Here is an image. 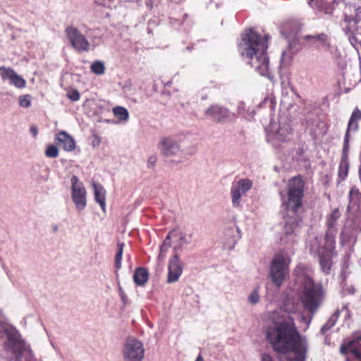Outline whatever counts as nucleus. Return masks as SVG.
Here are the masks:
<instances>
[{
  "instance_id": "obj_1",
  "label": "nucleus",
  "mask_w": 361,
  "mask_h": 361,
  "mask_svg": "<svg viewBox=\"0 0 361 361\" xmlns=\"http://www.w3.org/2000/svg\"><path fill=\"white\" fill-rule=\"evenodd\" d=\"M304 188L305 183L302 177L295 176L288 181L286 192H280L281 207L287 214L279 240L280 244L284 245L289 252H293V247L299 241L302 219L297 213L302 207Z\"/></svg>"
},
{
  "instance_id": "obj_2",
  "label": "nucleus",
  "mask_w": 361,
  "mask_h": 361,
  "mask_svg": "<svg viewBox=\"0 0 361 361\" xmlns=\"http://www.w3.org/2000/svg\"><path fill=\"white\" fill-rule=\"evenodd\" d=\"M266 338L275 352L295 354L294 357H288L287 361H305L307 343L300 336L290 315L283 317L268 326Z\"/></svg>"
},
{
  "instance_id": "obj_3",
  "label": "nucleus",
  "mask_w": 361,
  "mask_h": 361,
  "mask_svg": "<svg viewBox=\"0 0 361 361\" xmlns=\"http://www.w3.org/2000/svg\"><path fill=\"white\" fill-rule=\"evenodd\" d=\"M269 38L270 36L266 35L263 39L253 28H247L241 34L238 51L243 57L249 61L256 72L272 80L274 76L269 71V61L267 54V40Z\"/></svg>"
},
{
  "instance_id": "obj_4",
  "label": "nucleus",
  "mask_w": 361,
  "mask_h": 361,
  "mask_svg": "<svg viewBox=\"0 0 361 361\" xmlns=\"http://www.w3.org/2000/svg\"><path fill=\"white\" fill-rule=\"evenodd\" d=\"M10 350L15 356L14 361H40L33 354L30 346L20 337L19 332L13 327L0 322V344Z\"/></svg>"
},
{
  "instance_id": "obj_5",
  "label": "nucleus",
  "mask_w": 361,
  "mask_h": 361,
  "mask_svg": "<svg viewBox=\"0 0 361 361\" xmlns=\"http://www.w3.org/2000/svg\"><path fill=\"white\" fill-rule=\"evenodd\" d=\"M326 296L320 283H315L307 274L304 275L300 300L305 310L313 316L319 310Z\"/></svg>"
},
{
  "instance_id": "obj_6",
  "label": "nucleus",
  "mask_w": 361,
  "mask_h": 361,
  "mask_svg": "<svg viewBox=\"0 0 361 361\" xmlns=\"http://www.w3.org/2000/svg\"><path fill=\"white\" fill-rule=\"evenodd\" d=\"M335 243L334 234L326 231L325 238L322 235H310L307 240L306 247L312 256L317 257L329 249H334Z\"/></svg>"
},
{
  "instance_id": "obj_7",
  "label": "nucleus",
  "mask_w": 361,
  "mask_h": 361,
  "mask_svg": "<svg viewBox=\"0 0 361 361\" xmlns=\"http://www.w3.org/2000/svg\"><path fill=\"white\" fill-rule=\"evenodd\" d=\"M126 361H142L145 355L143 344L135 338L126 339L122 350Z\"/></svg>"
},
{
  "instance_id": "obj_8",
  "label": "nucleus",
  "mask_w": 361,
  "mask_h": 361,
  "mask_svg": "<svg viewBox=\"0 0 361 361\" xmlns=\"http://www.w3.org/2000/svg\"><path fill=\"white\" fill-rule=\"evenodd\" d=\"M64 32L71 45L77 51L87 52L90 49V42L85 35L80 33L77 27L69 25L65 29Z\"/></svg>"
},
{
  "instance_id": "obj_9",
  "label": "nucleus",
  "mask_w": 361,
  "mask_h": 361,
  "mask_svg": "<svg viewBox=\"0 0 361 361\" xmlns=\"http://www.w3.org/2000/svg\"><path fill=\"white\" fill-rule=\"evenodd\" d=\"M71 198L76 209L79 211L85 209L87 205V192L84 184L80 181L76 176L71 178Z\"/></svg>"
},
{
  "instance_id": "obj_10",
  "label": "nucleus",
  "mask_w": 361,
  "mask_h": 361,
  "mask_svg": "<svg viewBox=\"0 0 361 361\" xmlns=\"http://www.w3.org/2000/svg\"><path fill=\"white\" fill-rule=\"evenodd\" d=\"M288 264L282 254H277L272 260L270 269V276L273 283L279 287L286 277Z\"/></svg>"
},
{
  "instance_id": "obj_11",
  "label": "nucleus",
  "mask_w": 361,
  "mask_h": 361,
  "mask_svg": "<svg viewBox=\"0 0 361 361\" xmlns=\"http://www.w3.org/2000/svg\"><path fill=\"white\" fill-rule=\"evenodd\" d=\"M252 186V182L248 178L240 179L232 183L231 196L234 207H238L240 205L241 197L250 190Z\"/></svg>"
},
{
  "instance_id": "obj_12",
  "label": "nucleus",
  "mask_w": 361,
  "mask_h": 361,
  "mask_svg": "<svg viewBox=\"0 0 361 361\" xmlns=\"http://www.w3.org/2000/svg\"><path fill=\"white\" fill-rule=\"evenodd\" d=\"M157 147L161 154L165 157L174 156L180 149L179 142L171 136L162 137Z\"/></svg>"
},
{
  "instance_id": "obj_13",
  "label": "nucleus",
  "mask_w": 361,
  "mask_h": 361,
  "mask_svg": "<svg viewBox=\"0 0 361 361\" xmlns=\"http://www.w3.org/2000/svg\"><path fill=\"white\" fill-rule=\"evenodd\" d=\"M183 273V263L178 254H174L169 260L167 283L176 282Z\"/></svg>"
},
{
  "instance_id": "obj_14",
  "label": "nucleus",
  "mask_w": 361,
  "mask_h": 361,
  "mask_svg": "<svg viewBox=\"0 0 361 361\" xmlns=\"http://www.w3.org/2000/svg\"><path fill=\"white\" fill-rule=\"evenodd\" d=\"M204 115L207 118L212 119L216 123H223L229 118L230 111L223 106L213 104L205 109Z\"/></svg>"
},
{
  "instance_id": "obj_15",
  "label": "nucleus",
  "mask_w": 361,
  "mask_h": 361,
  "mask_svg": "<svg viewBox=\"0 0 361 361\" xmlns=\"http://www.w3.org/2000/svg\"><path fill=\"white\" fill-rule=\"evenodd\" d=\"M302 39L311 46H314L317 49H324V50H329L330 37L326 33H319L317 35H307L302 37Z\"/></svg>"
},
{
  "instance_id": "obj_16",
  "label": "nucleus",
  "mask_w": 361,
  "mask_h": 361,
  "mask_svg": "<svg viewBox=\"0 0 361 361\" xmlns=\"http://www.w3.org/2000/svg\"><path fill=\"white\" fill-rule=\"evenodd\" d=\"M340 351L343 355L351 353L357 361H361V335H357L353 340L343 343Z\"/></svg>"
},
{
  "instance_id": "obj_17",
  "label": "nucleus",
  "mask_w": 361,
  "mask_h": 361,
  "mask_svg": "<svg viewBox=\"0 0 361 361\" xmlns=\"http://www.w3.org/2000/svg\"><path fill=\"white\" fill-rule=\"evenodd\" d=\"M361 121V110L356 107L348 121V127L344 136L343 147L345 148H350V133H355L359 129L358 121Z\"/></svg>"
},
{
  "instance_id": "obj_18",
  "label": "nucleus",
  "mask_w": 361,
  "mask_h": 361,
  "mask_svg": "<svg viewBox=\"0 0 361 361\" xmlns=\"http://www.w3.org/2000/svg\"><path fill=\"white\" fill-rule=\"evenodd\" d=\"M54 142L66 152H72L75 148V142L73 137L63 130L55 135Z\"/></svg>"
},
{
  "instance_id": "obj_19",
  "label": "nucleus",
  "mask_w": 361,
  "mask_h": 361,
  "mask_svg": "<svg viewBox=\"0 0 361 361\" xmlns=\"http://www.w3.org/2000/svg\"><path fill=\"white\" fill-rule=\"evenodd\" d=\"M348 153L349 148L343 147L342 155L338 171V183L345 180L348 177L349 171Z\"/></svg>"
},
{
  "instance_id": "obj_20",
  "label": "nucleus",
  "mask_w": 361,
  "mask_h": 361,
  "mask_svg": "<svg viewBox=\"0 0 361 361\" xmlns=\"http://www.w3.org/2000/svg\"><path fill=\"white\" fill-rule=\"evenodd\" d=\"M172 233H174L173 236L175 243L173 250L175 252L181 250L184 245L191 243L192 233L188 235L176 229H173Z\"/></svg>"
},
{
  "instance_id": "obj_21",
  "label": "nucleus",
  "mask_w": 361,
  "mask_h": 361,
  "mask_svg": "<svg viewBox=\"0 0 361 361\" xmlns=\"http://www.w3.org/2000/svg\"><path fill=\"white\" fill-rule=\"evenodd\" d=\"M334 249H329V250L322 252L317 256L319 259L321 270L325 274H329L332 266V253Z\"/></svg>"
},
{
  "instance_id": "obj_22",
  "label": "nucleus",
  "mask_w": 361,
  "mask_h": 361,
  "mask_svg": "<svg viewBox=\"0 0 361 361\" xmlns=\"http://www.w3.org/2000/svg\"><path fill=\"white\" fill-rule=\"evenodd\" d=\"M92 187L94 189V200L98 202L101 207V209L105 212L106 203H105V194L106 191L104 187L97 183H93Z\"/></svg>"
},
{
  "instance_id": "obj_23",
  "label": "nucleus",
  "mask_w": 361,
  "mask_h": 361,
  "mask_svg": "<svg viewBox=\"0 0 361 361\" xmlns=\"http://www.w3.org/2000/svg\"><path fill=\"white\" fill-rule=\"evenodd\" d=\"M149 278V272L145 267L137 268L133 275V281L137 286H144Z\"/></svg>"
},
{
  "instance_id": "obj_24",
  "label": "nucleus",
  "mask_w": 361,
  "mask_h": 361,
  "mask_svg": "<svg viewBox=\"0 0 361 361\" xmlns=\"http://www.w3.org/2000/svg\"><path fill=\"white\" fill-rule=\"evenodd\" d=\"M341 216V213L340 210L338 209H335L326 218V226L328 228L327 231H330L331 233H333L334 237L336 232L334 229L337 224V221Z\"/></svg>"
},
{
  "instance_id": "obj_25",
  "label": "nucleus",
  "mask_w": 361,
  "mask_h": 361,
  "mask_svg": "<svg viewBox=\"0 0 361 361\" xmlns=\"http://www.w3.org/2000/svg\"><path fill=\"white\" fill-rule=\"evenodd\" d=\"M340 312V310H336L334 313L331 316V317L328 319V321L326 322V324L322 326V327L320 329V333L322 335L325 334L336 324L339 317Z\"/></svg>"
},
{
  "instance_id": "obj_26",
  "label": "nucleus",
  "mask_w": 361,
  "mask_h": 361,
  "mask_svg": "<svg viewBox=\"0 0 361 361\" xmlns=\"http://www.w3.org/2000/svg\"><path fill=\"white\" fill-rule=\"evenodd\" d=\"M292 130L288 126H280L276 133V139L280 141H286L290 139Z\"/></svg>"
},
{
  "instance_id": "obj_27",
  "label": "nucleus",
  "mask_w": 361,
  "mask_h": 361,
  "mask_svg": "<svg viewBox=\"0 0 361 361\" xmlns=\"http://www.w3.org/2000/svg\"><path fill=\"white\" fill-rule=\"evenodd\" d=\"M114 115L121 121H126L129 118V114L123 106H117L112 109Z\"/></svg>"
},
{
  "instance_id": "obj_28",
  "label": "nucleus",
  "mask_w": 361,
  "mask_h": 361,
  "mask_svg": "<svg viewBox=\"0 0 361 361\" xmlns=\"http://www.w3.org/2000/svg\"><path fill=\"white\" fill-rule=\"evenodd\" d=\"M16 73L11 68L0 67V76L4 81L8 80L10 82Z\"/></svg>"
},
{
  "instance_id": "obj_29",
  "label": "nucleus",
  "mask_w": 361,
  "mask_h": 361,
  "mask_svg": "<svg viewBox=\"0 0 361 361\" xmlns=\"http://www.w3.org/2000/svg\"><path fill=\"white\" fill-rule=\"evenodd\" d=\"M174 233H172V231L169 233L165 240H164L162 245L160 246V254L159 257L164 254H165L169 248L171 246V239H173Z\"/></svg>"
},
{
  "instance_id": "obj_30",
  "label": "nucleus",
  "mask_w": 361,
  "mask_h": 361,
  "mask_svg": "<svg viewBox=\"0 0 361 361\" xmlns=\"http://www.w3.org/2000/svg\"><path fill=\"white\" fill-rule=\"evenodd\" d=\"M174 233H172V231L169 233L165 240H164L162 245L160 246V254L159 257L164 254H165L169 248L171 246V239H173Z\"/></svg>"
},
{
  "instance_id": "obj_31",
  "label": "nucleus",
  "mask_w": 361,
  "mask_h": 361,
  "mask_svg": "<svg viewBox=\"0 0 361 361\" xmlns=\"http://www.w3.org/2000/svg\"><path fill=\"white\" fill-rule=\"evenodd\" d=\"M174 233H172V231L169 233L165 240H164L162 245L160 246V254L159 257L164 254H165L169 248L171 246V239H173Z\"/></svg>"
},
{
  "instance_id": "obj_32",
  "label": "nucleus",
  "mask_w": 361,
  "mask_h": 361,
  "mask_svg": "<svg viewBox=\"0 0 361 361\" xmlns=\"http://www.w3.org/2000/svg\"><path fill=\"white\" fill-rule=\"evenodd\" d=\"M174 233H172V231L169 233L165 240H164L162 245L160 246V254L159 257L164 254H165L169 248L171 246V239H173Z\"/></svg>"
},
{
  "instance_id": "obj_33",
  "label": "nucleus",
  "mask_w": 361,
  "mask_h": 361,
  "mask_svg": "<svg viewBox=\"0 0 361 361\" xmlns=\"http://www.w3.org/2000/svg\"><path fill=\"white\" fill-rule=\"evenodd\" d=\"M124 245H125L123 243H118L117 244V252L115 257V267L117 269H119L121 267L122 256Z\"/></svg>"
},
{
  "instance_id": "obj_34",
  "label": "nucleus",
  "mask_w": 361,
  "mask_h": 361,
  "mask_svg": "<svg viewBox=\"0 0 361 361\" xmlns=\"http://www.w3.org/2000/svg\"><path fill=\"white\" fill-rule=\"evenodd\" d=\"M90 69L91 71L96 75H102L105 71L104 64L100 61L93 62L91 65Z\"/></svg>"
},
{
  "instance_id": "obj_35",
  "label": "nucleus",
  "mask_w": 361,
  "mask_h": 361,
  "mask_svg": "<svg viewBox=\"0 0 361 361\" xmlns=\"http://www.w3.org/2000/svg\"><path fill=\"white\" fill-rule=\"evenodd\" d=\"M238 114L243 117L245 118L246 119H251L254 116V111L252 110V112L248 113L249 110L245 112V104L243 102L239 103L238 106Z\"/></svg>"
},
{
  "instance_id": "obj_36",
  "label": "nucleus",
  "mask_w": 361,
  "mask_h": 361,
  "mask_svg": "<svg viewBox=\"0 0 361 361\" xmlns=\"http://www.w3.org/2000/svg\"><path fill=\"white\" fill-rule=\"evenodd\" d=\"M10 84L14 85L18 88H23L25 87L26 81L20 75H18L16 73L11 81L10 82Z\"/></svg>"
},
{
  "instance_id": "obj_37",
  "label": "nucleus",
  "mask_w": 361,
  "mask_h": 361,
  "mask_svg": "<svg viewBox=\"0 0 361 361\" xmlns=\"http://www.w3.org/2000/svg\"><path fill=\"white\" fill-rule=\"evenodd\" d=\"M44 154L47 157L56 158L59 156V149L56 146L50 145L47 147Z\"/></svg>"
},
{
  "instance_id": "obj_38",
  "label": "nucleus",
  "mask_w": 361,
  "mask_h": 361,
  "mask_svg": "<svg viewBox=\"0 0 361 361\" xmlns=\"http://www.w3.org/2000/svg\"><path fill=\"white\" fill-rule=\"evenodd\" d=\"M19 104L24 108L31 106L30 96L29 94L22 95L19 97Z\"/></svg>"
},
{
  "instance_id": "obj_39",
  "label": "nucleus",
  "mask_w": 361,
  "mask_h": 361,
  "mask_svg": "<svg viewBox=\"0 0 361 361\" xmlns=\"http://www.w3.org/2000/svg\"><path fill=\"white\" fill-rule=\"evenodd\" d=\"M248 301L252 305H256L259 302V295L257 289H255L252 291V293L248 297Z\"/></svg>"
},
{
  "instance_id": "obj_40",
  "label": "nucleus",
  "mask_w": 361,
  "mask_h": 361,
  "mask_svg": "<svg viewBox=\"0 0 361 361\" xmlns=\"http://www.w3.org/2000/svg\"><path fill=\"white\" fill-rule=\"evenodd\" d=\"M67 97L70 100L77 102L80 99V94L77 90H73L67 94Z\"/></svg>"
},
{
  "instance_id": "obj_41",
  "label": "nucleus",
  "mask_w": 361,
  "mask_h": 361,
  "mask_svg": "<svg viewBox=\"0 0 361 361\" xmlns=\"http://www.w3.org/2000/svg\"><path fill=\"white\" fill-rule=\"evenodd\" d=\"M348 38L350 43L354 48L357 49L358 47L360 45H361V43L360 42H358L357 37L355 36L354 34L350 35V36L348 37Z\"/></svg>"
},
{
  "instance_id": "obj_42",
  "label": "nucleus",
  "mask_w": 361,
  "mask_h": 361,
  "mask_svg": "<svg viewBox=\"0 0 361 361\" xmlns=\"http://www.w3.org/2000/svg\"><path fill=\"white\" fill-rule=\"evenodd\" d=\"M99 30L98 28L92 30V32L94 33V35H90L89 37L92 39V43L98 44L101 39V36L99 35L98 32Z\"/></svg>"
},
{
  "instance_id": "obj_43",
  "label": "nucleus",
  "mask_w": 361,
  "mask_h": 361,
  "mask_svg": "<svg viewBox=\"0 0 361 361\" xmlns=\"http://www.w3.org/2000/svg\"><path fill=\"white\" fill-rule=\"evenodd\" d=\"M360 196V190L357 188L356 187H353L350 192H349V197L350 199H353V198H358Z\"/></svg>"
},
{
  "instance_id": "obj_44",
  "label": "nucleus",
  "mask_w": 361,
  "mask_h": 361,
  "mask_svg": "<svg viewBox=\"0 0 361 361\" xmlns=\"http://www.w3.org/2000/svg\"><path fill=\"white\" fill-rule=\"evenodd\" d=\"M354 8H355V10L356 12L355 17V22L357 23L361 20V15H360L361 8L360 6H358V7L355 6Z\"/></svg>"
},
{
  "instance_id": "obj_45",
  "label": "nucleus",
  "mask_w": 361,
  "mask_h": 361,
  "mask_svg": "<svg viewBox=\"0 0 361 361\" xmlns=\"http://www.w3.org/2000/svg\"><path fill=\"white\" fill-rule=\"evenodd\" d=\"M30 133L32 134L33 137H36L38 134V128L35 125H32L30 128Z\"/></svg>"
},
{
  "instance_id": "obj_46",
  "label": "nucleus",
  "mask_w": 361,
  "mask_h": 361,
  "mask_svg": "<svg viewBox=\"0 0 361 361\" xmlns=\"http://www.w3.org/2000/svg\"><path fill=\"white\" fill-rule=\"evenodd\" d=\"M156 161H157L156 157L151 156L150 157H149L148 161H147L148 167L153 166L155 164Z\"/></svg>"
},
{
  "instance_id": "obj_47",
  "label": "nucleus",
  "mask_w": 361,
  "mask_h": 361,
  "mask_svg": "<svg viewBox=\"0 0 361 361\" xmlns=\"http://www.w3.org/2000/svg\"><path fill=\"white\" fill-rule=\"evenodd\" d=\"M343 32L345 33V35L347 36V37H349L350 35H352L353 34L351 29L350 28V27L348 25L344 27L343 28Z\"/></svg>"
},
{
  "instance_id": "obj_48",
  "label": "nucleus",
  "mask_w": 361,
  "mask_h": 361,
  "mask_svg": "<svg viewBox=\"0 0 361 361\" xmlns=\"http://www.w3.org/2000/svg\"><path fill=\"white\" fill-rule=\"evenodd\" d=\"M262 361H274L272 357L268 354H263L262 355Z\"/></svg>"
},
{
  "instance_id": "obj_49",
  "label": "nucleus",
  "mask_w": 361,
  "mask_h": 361,
  "mask_svg": "<svg viewBox=\"0 0 361 361\" xmlns=\"http://www.w3.org/2000/svg\"><path fill=\"white\" fill-rule=\"evenodd\" d=\"M94 140H95V141L94 142L93 145H94V146H98V145H99V144H100V142H101V140H100V138H99L97 135H95V136H94Z\"/></svg>"
},
{
  "instance_id": "obj_50",
  "label": "nucleus",
  "mask_w": 361,
  "mask_h": 361,
  "mask_svg": "<svg viewBox=\"0 0 361 361\" xmlns=\"http://www.w3.org/2000/svg\"><path fill=\"white\" fill-rule=\"evenodd\" d=\"M121 298L123 303L126 302V300L127 299V295H125L123 290H121Z\"/></svg>"
},
{
  "instance_id": "obj_51",
  "label": "nucleus",
  "mask_w": 361,
  "mask_h": 361,
  "mask_svg": "<svg viewBox=\"0 0 361 361\" xmlns=\"http://www.w3.org/2000/svg\"><path fill=\"white\" fill-rule=\"evenodd\" d=\"M304 266L303 265H298L297 267L296 272L298 274L300 270H303Z\"/></svg>"
},
{
  "instance_id": "obj_52",
  "label": "nucleus",
  "mask_w": 361,
  "mask_h": 361,
  "mask_svg": "<svg viewBox=\"0 0 361 361\" xmlns=\"http://www.w3.org/2000/svg\"><path fill=\"white\" fill-rule=\"evenodd\" d=\"M307 4H309V6L312 8H314V5L313 4V2H314V0H307Z\"/></svg>"
},
{
  "instance_id": "obj_53",
  "label": "nucleus",
  "mask_w": 361,
  "mask_h": 361,
  "mask_svg": "<svg viewBox=\"0 0 361 361\" xmlns=\"http://www.w3.org/2000/svg\"><path fill=\"white\" fill-rule=\"evenodd\" d=\"M59 229V226L57 224H54L52 226V230L54 232H56Z\"/></svg>"
},
{
  "instance_id": "obj_54",
  "label": "nucleus",
  "mask_w": 361,
  "mask_h": 361,
  "mask_svg": "<svg viewBox=\"0 0 361 361\" xmlns=\"http://www.w3.org/2000/svg\"><path fill=\"white\" fill-rule=\"evenodd\" d=\"M195 361H204L202 357L200 355L196 358Z\"/></svg>"
},
{
  "instance_id": "obj_55",
  "label": "nucleus",
  "mask_w": 361,
  "mask_h": 361,
  "mask_svg": "<svg viewBox=\"0 0 361 361\" xmlns=\"http://www.w3.org/2000/svg\"><path fill=\"white\" fill-rule=\"evenodd\" d=\"M285 52L283 51L281 54V61H283L284 60V57H285Z\"/></svg>"
},
{
  "instance_id": "obj_56",
  "label": "nucleus",
  "mask_w": 361,
  "mask_h": 361,
  "mask_svg": "<svg viewBox=\"0 0 361 361\" xmlns=\"http://www.w3.org/2000/svg\"><path fill=\"white\" fill-rule=\"evenodd\" d=\"M333 3H334V4L335 3V4H337L338 3V1H337V0H334V1H333Z\"/></svg>"
},
{
  "instance_id": "obj_57",
  "label": "nucleus",
  "mask_w": 361,
  "mask_h": 361,
  "mask_svg": "<svg viewBox=\"0 0 361 361\" xmlns=\"http://www.w3.org/2000/svg\"><path fill=\"white\" fill-rule=\"evenodd\" d=\"M350 293L351 294L354 293V289H350Z\"/></svg>"
},
{
  "instance_id": "obj_58",
  "label": "nucleus",
  "mask_w": 361,
  "mask_h": 361,
  "mask_svg": "<svg viewBox=\"0 0 361 361\" xmlns=\"http://www.w3.org/2000/svg\"><path fill=\"white\" fill-rule=\"evenodd\" d=\"M350 293L351 294L354 293V289H350Z\"/></svg>"
},
{
  "instance_id": "obj_59",
  "label": "nucleus",
  "mask_w": 361,
  "mask_h": 361,
  "mask_svg": "<svg viewBox=\"0 0 361 361\" xmlns=\"http://www.w3.org/2000/svg\"><path fill=\"white\" fill-rule=\"evenodd\" d=\"M341 1H345V0H340Z\"/></svg>"
}]
</instances>
